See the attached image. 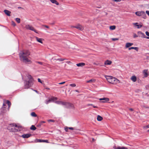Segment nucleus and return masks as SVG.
Segmentation results:
<instances>
[{
  "label": "nucleus",
  "instance_id": "nucleus-1",
  "mask_svg": "<svg viewBox=\"0 0 149 149\" xmlns=\"http://www.w3.org/2000/svg\"><path fill=\"white\" fill-rule=\"evenodd\" d=\"M8 130L10 131L15 133H18V132L19 126L16 123L11 124L9 125Z\"/></svg>",
  "mask_w": 149,
  "mask_h": 149
},
{
  "label": "nucleus",
  "instance_id": "nucleus-3",
  "mask_svg": "<svg viewBox=\"0 0 149 149\" xmlns=\"http://www.w3.org/2000/svg\"><path fill=\"white\" fill-rule=\"evenodd\" d=\"M106 78L108 82L111 84L117 83L119 82L118 79L111 76H107Z\"/></svg>",
  "mask_w": 149,
  "mask_h": 149
},
{
  "label": "nucleus",
  "instance_id": "nucleus-20",
  "mask_svg": "<svg viewBox=\"0 0 149 149\" xmlns=\"http://www.w3.org/2000/svg\"><path fill=\"white\" fill-rule=\"evenodd\" d=\"M85 65V63H84L83 62H81L79 63H78L76 64V65L77 66L80 67H82L84 66Z\"/></svg>",
  "mask_w": 149,
  "mask_h": 149
},
{
  "label": "nucleus",
  "instance_id": "nucleus-37",
  "mask_svg": "<svg viewBox=\"0 0 149 149\" xmlns=\"http://www.w3.org/2000/svg\"><path fill=\"white\" fill-rule=\"evenodd\" d=\"M42 125V124L41 122H40V123H38L37 125V127H40Z\"/></svg>",
  "mask_w": 149,
  "mask_h": 149
},
{
  "label": "nucleus",
  "instance_id": "nucleus-36",
  "mask_svg": "<svg viewBox=\"0 0 149 149\" xmlns=\"http://www.w3.org/2000/svg\"><path fill=\"white\" fill-rule=\"evenodd\" d=\"M61 101H57L55 102V103L58 104H61Z\"/></svg>",
  "mask_w": 149,
  "mask_h": 149
},
{
  "label": "nucleus",
  "instance_id": "nucleus-62",
  "mask_svg": "<svg viewBox=\"0 0 149 149\" xmlns=\"http://www.w3.org/2000/svg\"><path fill=\"white\" fill-rule=\"evenodd\" d=\"M93 108H98V107L97 106H94L93 105Z\"/></svg>",
  "mask_w": 149,
  "mask_h": 149
},
{
  "label": "nucleus",
  "instance_id": "nucleus-34",
  "mask_svg": "<svg viewBox=\"0 0 149 149\" xmlns=\"http://www.w3.org/2000/svg\"><path fill=\"white\" fill-rule=\"evenodd\" d=\"M32 26H31L29 25H27L26 26V28L29 30L31 29Z\"/></svg>",
  "mask_w": 149,
  "mask_h": 149
},
{
  "label": "nucleus",
  "instance_id": "nucleus-48",
  "mask_svg": "<svg viewBox=\"0 0 149 149\" xmlns=\"http://www.w3.org/2000/svg\"><path fill=\"white\" fill-rule=\"evenodd\" d=\"M37 63H38L39 64L41 65H42V64H43V63L42 62H40V61H37Z\"/></svg>",
  "mask_w": 149,
  "mask_h": 149
},
{
  "label": "nucleus",
  "instance_id": "nucleus-24",
  "mask_svg": "<svg viewBox=\"0 0 149 149\" xmlns=\"http://www.w3.org/2000/svg\"><path fill=\"white\" fill-rule=\"evenodd\" d=\"M50 1L53 3L56 4L57 5H58L59 3L56 0H50Z\"/></svg>",
  "mask_w": 149,
  "mask_h": 149
},
{
  "label": "nucleus",
  "instance_id": "nucleus-21",
  "mask_svg": "<svg viewBox=\"0 0 149 149\" xmlns=\"http://www.w3.org/2000/svg\"><path fill=\"white\" fill-rule=\"evenodd\" d=\"M131 79L133 81L135 82L136 81L137 78L135 76L133 75L131 77Z\"/></svg>",
  "mask_w": 149,
  "mask_h": 149
},
{
  "label": "nucleus",
  "instance_id": "nucleus-11",
  "mask_svg": "<svg viewBox=\"0 0 149 149\" xmlns=\"http://www.w3.org/2000/svg\"><path fill=\"white\" fill-rule=\"evenodd\" d=\"M65 106V107L66 108H72L73 107V105L70 103L66 102Z\"/></svg>",
  "mask_w": 149,
  "mask_h": 149
},
{
  "label": "nucleus",
  "instance_id": "nucleus-30",
  "mask_svg": "<svg viewBox=\"0 0 149 149\" xmlns=\"http://www.w3.org/2000/svg\"><path fill=\"white\" fill-rule=\"evenodd\" d=\"M30 129L31 130L34 131L36 130V128L34 125H32L30 127Z\"/></svg>",
  "mask_w": 149,
  "mask_h": 149
},
{
  "label": "nucleus",
  "instance_id": "nucleus-55",
  "mask_svg": "<svg viewBox=\"0 0 149 149\" xmlns=\"http://www.w3.org/2000/svg\"><path fill=\"white\" fill-rule=\"evenodd\" d=\"M45 88L47 90H49L50 88L47 87L45 86Z\"/></svg>",
  "mask_w": 149,
  "mask_h": 149
},
{
  "label": "nucleus",
  "instance_id": "nucleus-2",
  "mask_svg": "<svg viewBox=\"0 0 149 149\" xmlns=\"http://www.w3.org/2000/svg\"><path fill=\"white\" fill-rule=\"evenodd\" d=\"M29 57L22 55L19 56L20 61L23 63L26 64H30L32 62L29 59Z\"/></svg>",
  "mask_w": 149,
  "mask_h": 149
},
{
  "label": "nucleus",
  "instance_id": "nucleus-10",
  "mask_svg": "<svg viewBox=\"0 0 149 149\" xmlns=\"http://www.w3.org/2000/svg\"><path fill=\"white\" fill-rule=\"evenodd\" d=\"M71 27L76 28L80 31H82L83 29V28L79 24H78L76 26H71Z\"/></svg>",
  "mask_w": 149,
  "mask_h": 149
},
{
  "label": "nucleus",
  "instance_id": "nucleus-40",
  "mask_svg": "<svg viewBox=\"0 0 149 149\" xmlns=\"http://www.w3.org/2000/svg\"><path fill=\"white\" fill-rule=\"evenodd\" d=\"M70 85L72 87H75L76 86L75 84H71Z\"/></svg>",
  "mask_w": 149,
  "mask_h": 149
},
{
  "label": "nucleus",
  "instance_id": "nucleus-35",
  "mask_svg": "<svg viewBox=\"0 0 149 149\" xmlns=\"http://www.w3.org/2000/svg\"><path fill=\"white\" fill-rule=\"evenodd\" d=\"M66 59L65 58H60L57 59V60L58 61L60 62H61V61H64V60H66Z\"/></svg>",
  "mask_w": 149,
  "mask_h": 149
},
{
  "label": "nucleus",
  "instance_id": "nucleus-17",
  "mask_svg": "<svg viewBox=\"0 0 149 149\" xmlns=\"http://www.w3.org/2000/svg\"><path fill=\"white\" fill-rule=\"evenodd\" d=\"M133 45V43L130 42H127L126 44L125 47L126 48H129L130 47L132 46Z\"/></svg>",
  "mask_w": 149,
  "mask_h": 149
},
{
  "label": "nucleus",
  "instance_id": "nucleus-53",
  "mask_svg": "<svg viewBox=\"0 0 149 149\" xmlns=\"http://www.w3.org/2000/svg\"><path fill=\"white\" fill-rule=\"evenodd\" d=\"M113 1L116 2H118L121 1V0H113Z\"/></svg>",
  "mask_w": 149,
  "mask_h": 149
},
{
  "label": "nucleus",
  "instance_id": "nucleus-38",
  "mask_svg": "<svg viewBox=\"0 0 149 149\" xmlns=\"http://www.w3.org/2000/svg\"><path fill=\"white\" fill-rule=\"evenodd\" d=\"M66 102H64L61 101V104H62V105L65 106V105L66 104H66Z\"/></svg>",
  "mask_w": 149,
  "mask_h": 149
},
{
  "label": "nucleus",
  "instance_id": "nucleus-46",
  "mask_svg": "<svg viewBox=\"0 0 149 149\" xmlns=\"http://www.w3.org/2000/svg\"><path fill=\"white\" fill-rule=\"evenodd\" d=\"M149 128V124L145 126L144 127V128Z\"/></svg>",
  "mask_w": 149,
  "mask_h": 149
},
{
  "label": "nucleus",
  "instance_id": "nucleus-4",
  "mask_svg": "<svg viewBox=\"0 0 149 149\" xmlns=\"http://www.w3.org/2000/svg\"><path fill=\"white\" fill-rule=\"evenodd\" d=\"M24 88L25 89H28L33 86L34 82L30 81L25 80L24 81Z\"/></svg>",
  "mask_w": 149,
  "mask_h": 149
},
{
  "label": "nucleus",
  "instance_id": "nucleus-51",
  "mask_svg": "<svg viewBox=\"0 0 149 149\" xmlns=\"http://www.w3.org/2000/svg\"><path fill=\"white\" fill-rule=\"evenodd\" d=\"M68 129H69L70 130H74V128L73 127H68Z\"/></svg>",
  "mask_w": 149,
  "mask_h": 149
},
{
  "label": "nucleus",
  "instance_id": "nucleus-45",
  "mask_svg": "<svg viewBox=\"0 0 149 149\" xmlns=\"http://www.w3.org/2000/svg\"><path fill=\"white\" fill-rule=\"evenodd\" d=\"M69 129H68V127H65V130L66 132H67L68 131V130Z\"/></svg>",
  "mask_w": 149,
  "mask_h": 149
},
{
  "label": "nucleus",
  "instance_id": "nucleus-32",
  "mask_svg": "<svg viewBox=\"0 0 149 149\" xmlns=\"http://www.w3.org/2000/svg\"><path fill=\"white\" fill-rule=\"evenodd\" d=\"M95 81V80L94 79H91L89 80H88L87 81V82L89 83H92V82H94Z\"/></svg>",
  "mask_w": 149,
  "mask_h": 149
},
{
  "label": "nucleus",
  "instance_id": "nucleus-27",
  "mask_svg": "<svg viewBox=\"0 0 149 149\" xmlns=\"http://www.w3.org/2000/svg\"><path fill=\"white\" fill-rule=\"evenodd\" d=\"M103 119V118L99 115H98L97 117V120L98 121H101Z\"/></svg>",
  "mask_w": 149,
  "mask_h": 149
},
{
  "label": "nucleus",
  "instance_id": "nucleus-8",
  "mask_svg": "<svg viewBox=\"0 0 149 149\" xmlns=\"http://www.w3.org/2000/svg\"><path fill=\"white\" fill-rule=\"evenodd\" d=\"M32 134L30 133H27L24 134L21 136H19L22 137L23 138H28L32 136Z\"/></svg>",
  "mask_w": 149,
  "mask_h": 149
},
{
  "label": "nucleus",
  "instance_id": "nucleus-60",
  "mask_svg": "<svg viewBox=\"0 0 149 149\" xmlns=\"http://www.w3.org/2000/svg\"><path fill=\"white\" fill-rule=\"evenodd\" d=\"M45 27L47 28H49V26L47 25H45L44 26Z\"/></svg>",
  "mask_w": 149,
  "mask_h": 149
},
{
  "label": "nucleus",
  "instance_id": "nucleus-54",
  "mask_svg": "<svg viewBox=\"0 0 149 149\" xmlns=\"http://www.w3.org/2000/svg\"><path fill=\"white\" fill-rule=\"evenodd\" d=\"M96 65H99V66H104V65H103V64H102V65H100V64H96Z\"/></svg>",
  "mask_w": 149,
  "mask_h": 149
},
{
  "label": "nucleus",
  "instance_id": "nucleus-15",
  "mask_svg": "<svg viewBox=\"0 0 149 149\" xmlns=\"http://www.w3.org/2000/svg\"><path fill=\"white\" fill-rule=\"evenodd\" d=\"M113 148L115 149H128L127 147L124 146H115L113 147Z\"/></svg>",
  "mask_w": 149,
  "mask_h": 149
},
{
  "label": "nucleus",
  "instance_id": "nucleus-5",
  "mask_svg": "<svg viewBox=\"0 0 149 149\" xmlns=\"http://www.w3.org/2000/svg\"><path fill=\"white\" fill-rule=\"evenodd\" d=\"M31 54L30 52L28 50H24L19 53V56H29Z\"/></svg>",
  "mask_w": 149,
  "mask_h": 149
},
{
  "label": "nucleus",
  "instance_id": "nucleus-26",
  "mask_svg": "<svg viewBox=\"0 0 149 149\" xmlns=\"http://www.w3.org/2000/svg\"><path fill=\"white\" fill-rule=\"evenodd\" d=\"M52 99L50 98L48 100H46L45 101V103L47 104H48L49 103L52 102Z\"/></svg>",
  "mask_w": 149,
  "mask_h": 149
},
{
  "label": "nucleus",
  "instance_id": "nucleus-57",
  "mask_svg": "<svg viewBox=\"0 0 149 149\" xmlns=\"http://www.w3.org/2000/svg\"><path fill=\"white\" fill-rule=\"evenodd\" d=\"M16 20L17 23H19V18H16Z\"/></svg>",
  "mask_w": 149,
  "mask_h": 149
},
{
  "label": "nucleus",
  "instance_id": "nucleus-61",
  "mask_svg": "<svg viewBox=\"0 0 149 149\" xmlns=\"http://www.w3.org/2000/svg\"><path fill=\"white\" fill-rule=\"evenodd\" d=\"M40 122L42 124L43 123H45V121H41Z\"/></svg>",
  "mask_w": 149,
  "mask_h": 149
},
{
  "label": "nucleus",
  "instance_id": "nucleus-64",
  "mask_svg": "<svg viewBox=\"0 0 149 149\" xmlns=\"http://www.w3.org/2000/svg\"><path fill=\"white\" fill-rule=\"evenodd\" d=\"M129 110L131 111H133V109L132 108H130Z\"/></svg>",
  "mask_w": 149,
  "mask_h": 149
},
{
  "label": "nucleus",
  "instance_id": "nucleus-22",
  "mask_svg": "<svg viewBox=\"0 0 149 149\" xmlns=\"http://www.w3.org/2000/svg\"><path fill=\"white\" fill-rule=\"evenodd\" d=\"M132 49H134L136 50V51H138L139 50V48L137 47H131L128 48V49L129 50H131Z\"/></svg>",
  "mask_w": 149,
  "mask_h": 149
},
{
  "label": "nucleus",
  "instance_id": "nucleus-52",
  "mask_svg": "<svg viewBox=\"0 0 149 149\" xmlns=\"http://www.w3.org/2000/svg\"><path fill=\"white\" fill-rule=\"evenodd\" d=\"M65 81H63L61 82H60L58 83L59 84H64L65 83Z\"/></svg>",
  "mask_w": 149,
  "mask_h": 149
},
{
  "label": "nucleus",
  "instance_id": "nucleus-7",
  "mask_svg": "<svg viewBox=\"0 0 149 149\" xmlns=\"http://www.w3.org/2000/svg\"><path fill=\"white\" fill-rule=\"evenodd\" d=\"M35 142V143H49L48 140H45L42 139H36L34 141Z\"/></svg>",
  "mask_w": 149,
  "mask_h": 149
},
{
  "label": "nucleus",
  "instance_id": "nucleus-12",
  "mask_svg": "<svg viewBox=\"0 0 149 149\" xmlns=\"http://www.w3.org/2000/svg\"><path fill=\"white\" fill-rule=\"evenodd\" d=\"M133 24L135 26H136L137 28L138 29L141 28L142 26V25L141 23H139L137 22H136L134 23Z\"/></svg>",
  "mask_w": 149,
  "mask_h": 149
},
{
  "label": "nucleus",
  "instance_id": "nucleus-13",
  "mask_svg": "<svg viewBox=\"0 0 149 149\" xmlns=\"http://www.w3.org/2000/svg\"><path fill=\"white\" fill-rule=\"evenodd\" d=\"M99 100L100 101H103L101 102H107V101H109V99L108 98L104 97L102 98H100Z\"/></svg>",
  "mask_w": 149,
  "mask_h": 149
},
{
  "label": "nucleus",
  "instance_id": "nucleus-14",
  "mask_svg": "<svg viewBox=\"0 0 149 149\" xmlns=\"http://www.w3.org/2000/svg\"><path fill=\"white\" fill-rule=\"evenodd\" d=\"M8 104V110H9V109L11 105V104L10 102L9 101V100H6L5 101H4V103L3 104V106L4 107L6 106L5 104Z\"/></svg>",
  "mask_w": 149,
  "mask_h": 149
},
{
  "label": "nucleus",
  "instance_id": "nucleus-23",
  "mask_svg": "<svg viewBox=\"0 0 149 149\" xmlns=\"http://www.w3.org/2000/svg\"><path fill=\"white\" fill-rule=\"evenodd\" d=\"M36 40L37 42L41 43H42V39L41 38H39L37 37H36Z\"/></svg>",
  "mask_w": 149,
  "mask_h": 149
},
{
  "label": "nucleus",
  "instance_id": "nucleus-6",
  "mask_svg": "<svg viewBox=\"0 0 149 149\" xmlns=\"http://www.w3.org/2000/svg\"><path fill=\"white\" fill-rule=\"evenodd\" d=\"M139 36L142 38H146L147 39H149V37H147L145 34L140 31H138L137 32Z\"/></svg>",
  "mask_w": 149,
  "mask_h": 149
},
{
  "label": "nucleus",
  "instance_id": "nucleus-16",
  "mask_svg": "<svg viewBox=\"0 0 149 149\" xmlns=\"http://www.w3.org/2000/svg\"><path fill=\"white\" fill-rule=\"evenodd\" d=\"M148 70L147 69L144 70L143 71V74L145 77H147L149 75L148 73L147 72Z\"/></svg>",
  "mask_w": 149,
  "mask_h": 149
},
{
  "label": "nucleus",
  "instance_id": "nucleus-56",
  "mask_svg": "<svg viewBox=\"0 0 149 149\" xmlns=\"http://www.w3.org/2000/svg\"><path fill=\"white\" fill-rule=\"evenodd\" d=\"M142 16H143V18L145 19L146 18V14H145V16L144 15H142Z\"/></svg>",
  "mask_w": 149,
  "mask_h": 149
},
{
  "label": "nucleus",
  "instance_id": "nucleus-29",
  "mask_svg": "<svg viewBox=\"0 0 149 149\" xmlns=\"http://www.w3.org/2000/svg\"><path fill=\"white\" fill-rule=\"evenodd\" d=\"M116 26L115 25H112L109 26V29L111 30H113L115 29Z\"/></svg>",
  "mask_w": 149,
  "mask_h": 149
},
{
  "label": "nucleus",
  "instance_id": "nucleus-63",
  "mask_svg": "<svg viewBox=\"0 0 149 149\" xmlns=\"http://www.w3.org/2000/svg\"><path fill=\"white\" fill-rule=\"evenodd\" d=\"M88 106H93V105L92 104H88Z\"/></svg>",
  "mask_w": 149,
  "mask_h": 149
},
{
  "label": "nucleus",
  "instance_id": "nucleus-31",
  "mask_svg": "<svg viewBox=\"0 0 149 149\" xmlns=\"http://www.w3.org/2000/svg\"><path fill=\"white\" fill-rule=\"evenodd\" d=\"M51 98L52 99V102H54L55 100H56L58 99V98L57 97H52Z\"/></svg>",
  "mask_w": 149,
  "mask_h": 149
},
{
  "label": "nucleus",
  "instance_id": "nucleus-59",
  "mask_svg": "<svg viewBox=\"0 0 149 149\" xmlns=\"http://www.w3.org/2000/svg\"><path fill=\"white\" fill-rule=\"evenodd\" d=\"M68 64H69V63H72L70 61H67V62H66Z\"/></svg>",
  "mask_w": 149,
  "mask_h": 149
},
{
  "label": "nucleus",
  "instance_id": "nucleus-41",
  "mask_svg": "<svg viewBox=\"0 0 149 149\" xmlns=\"http://www.w3.org/2000/svg\"><path fill=\"white\" fill-rule=\"evenodd\" d=\"M38 81L41 84L42 83L43 81H42L41 80L40 78H38Z\"/></svg>",
  "mask_w": 149,
  "mask_h": 149
},
{
  "label": "nucleus",
  "instance_id": "nucleus-43",
  "mask_svg": "<svg viewBox=\"0 0 149 149\" xmlns=\"http://www.w3.org/2000/svg\"><path fill=\"white\" fill-rule=\"evenodd\" d=\"M12 25L14 26H16L15 23L13 21H12Z\"/></svg>",
  "mask_w": 149,
  "mask_h": 149
},
{
  "label": "nucleus",
  "instance_id": "nucleus-18",
  "mask_svg": "<svg viewBox=\"0 0 149 149\" xmlns=\"http://www.w3.org/2000/svg\"><path fill=\"white\" fill-rule=\"evenodd\" d=\"M112 63L111 61L107 60L104 63V65H110Z\"/></svg>",
  "mask_w": 149,
  "mask_h": 149
},
{
  "label": "nucleus",
  "instance_id": "nucleus-42",
  "mask_svg": "<svg viewBox=\"0 0 149 149\" xmlns=\"http://www.w3.org/2000/svg\"><path fill=\"white\" fill-rule=\"evenodd\" d=\"M138 36V35H137L136 33H134L133 37L134 38H135L136 37H137Z\"/></svg>",
  "mask_w": 149,
  "mask_h": 149
},
{
  "label": "nucleus",
  "instance_id": "nucleus-19",
  "mask_svg": "<svg viewBox=\"0 0 149 149\" xmlns=\"http://www.w3.org/2000/svg\"><path fill=\"white\" fill-rule=\"evenodd\" d=\"M28 78L29 79L28 81H30L34 82V79L33 78L32 76L30 75H28Z\"/></svg>",
  "mask_w": 149,
  "mask_h": 149
},
{
  "label": "nucleus",
  "instance_id": "nucleus-9",
  "mask_svg": "<svg viewBox=\"0 0 149 149\" xmlns=\"http://www.w3.org/2000/svg\"><path fill=\"white\" fill-rule=\"evenodd\" d=\"M135 14L137 16H142V15H144L145 16V13L144 11H137L135 13Z\"/></svg>",
  "mask_w": 149,
  "mask_h": 149
},
{
  "label": "nucleus",
  "instance_id": "nucleus-49",
  "mask_svg": "<svg viewBox=\"0 0 149 149\" xmlns=\"http://www.w3.org/2000/svg\"><path fill=\"white\" fill-rule=\"evenodd\" d=\"M146 14L149 16V11L146 10Z\"/></svg>",
  "mask_w": 149,
  "mask_h": 149
},
{
  "label": "nucleus",
  "instance_id": "nucleus-25",
  "mask_svg": "<svg viewBox=\"0 0 149 149\" xmlns=\"http://www.w3.org/2000/svg\"><path fill=\"white\" fill-rule=\"evenodd\" d=\"M5 13L8 16H10V12L7 10H5L4 11Z\"/></svg>",
  "mask_w": 149,
  "mask_h": 149
},
{
  "label": "nucleus",
  "instance_id": "nucleus-28",
  "mask_svg": "<svg viewBox=\"0 0 149 149\" xmlns=\"http://www.w3.org/2000/svg\"><path fill=\"white\" fill-rule=\"evenodd\" d=\"M31 116L33 117H36L37 116V115L34 112H32L30 114Z\"/></svg>",
  "mask_w": 149,
  "mask_h": 149
},
{
  "label": "nucleus",
  "instance_id": "nucleus-47",
  "mask_svg": "<svg viewBox=\"0 0 149 149\" xmlns=\"http://www.w3.org/2000/svg\"><path fill=\"white\" fill-rule=\"evenodd\" d=\"M31 89H32V90H33V91H35L37 93H38V92L36 90H35V89H33V88H31Z\"/></svg>",
  "mask_w": 149,
  "mask_h": 149
},
{
  "label": "nucleus",
  "instance_id": "nucleus-44",
  "mask_svg": "<svg viewBox=\"0 0 149 149\" xmlns=\"http://www.w3.org/2000/svg\"><path fill=\"white\" fill-rule=\"evenodd\" d=\"M146 34L148 37H149V32L148 31H146L145 32Z\"/></svg>",
  "mask_w": 149,
  "mask_h": 149
},
{
  "label": "nucleus",
  "instance_id": "nucleus-58",
  "mask_svg": "<svg viewBox=\"0 0 149 149\" xmlns=\"http://www.w3.org/2000/svg\"><path fill=\"white\" fill-rule=\"evenodd\" d=\"M52 60L53 61H55V60H57V59L55 58L54 57H53L52 58Z\"/></svg>",
  "mask_w": 149,
  "mask_h": 149
},
{
  "label": "nucleus",
  "instance_id": "nucleus-33",
  "mask_svg": "<svg viewBox=\"0 0 149 149\" xmlns=\"http://www.w3.org/2000/svg\"><path fill=\"white\" fill-rule=\"evenodd\" d=\"M30 30L33 31H34L35 33H38L37 31L32 26L31 27V29H30Z\"/></svg>",
  "mask_w": 149,
  "mask_h": 149
},
{
  "label": "nucleus",
  "instance_id": "nucleus-50",
  "mask_svg": "<svg viewBox=\"0 0 149 149\" xmlns=\"http://www.w3.org/2000/svg\"><path fill=\"white\" fill-rule=\"evenodd\" d=\"M48 121L49 122H54V120H53L52 119H49V120H48Z\"/></svg>",
  "mask_w": 149,
  "mask_h": 149
},
{
  "label": "nucleus",
  "instance_id": "nucleus-39",
  "mask_svg": "<svg viewBox=\"0 0 149 149\" xmlns=\"http://www.w3.org/2000/svg\"><path fill=\"white\" fill-rule=\"evenodd\" d=\"M119 40V38H114L112 39V40L113 41L118 40Z\"/></svg>",
  "mask_w": 149,
  "mask_h": 149
}]
</instances>
